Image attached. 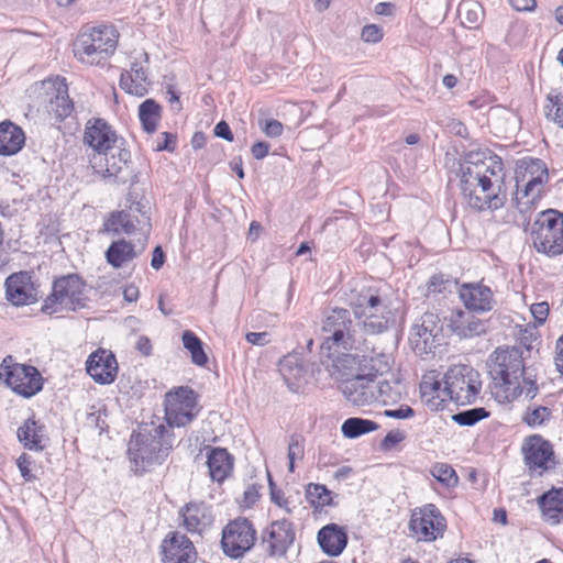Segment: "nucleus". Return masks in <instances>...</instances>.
I'll return each instance as SVG.
<instances>
[{
	"instance_id": "nucleus-50",
	"label": "nucleus",
	"mask_w": 563,
	"mask_h": 563,
	"mask_svg": "<svg viewBox=\"0 0 563 563\" xmlns=\"http://www.w3.org/2000/svg\"><path fill=\"white\" fill-rule=\"evenodd\" d=\"M384 416L393 419H409L415 416V411L411 407L401 405L399 408L385 410Z\"/></svg>"
},
{
	"instance_id": "nucleus-58",
	"label": "nucleus",
	"mask_w": 563,
	"mask_h": 563,
	"mask_svg": "<svg viewBox=\"0 0 563 563\" xmlns=\"http://www.w3.org/2000/svg\"><path fill=\"white\" fill-rule=\"evenodd\" d=\"M164 264V253L161 246H156L153 251L151 266L154 269H159Z\"/></svg>"
},
{
	"instance_id": "nucleus-3",
	"label": "nucleus",
	"mask_w": 563,
	"mask_h": 563,
	"mask_svg": "<svg viewBox=\"0 0 563 563\" xmlns=\"http://www.w3.org/2000/svg\"><path fill=\"white\" fill-rule=\"evenodd\" d=\"M487 366L492 378L490 393L498 402L508 404L521 395L529 399L536 397L538 386L526 376L521 347H497L489 355Z\"/></svg>"
},
{
	"instance_id": "nucleus-26",
	"label": "nucleus",
	"mask_w": 563,
	"mask_h": 563,
	"mask_svg": "<svg viewBox=\"0 0 563 563\" xmlns=\"http://www.w3.org/2000/svg\"><path fill=\"white\" fill-rule=\"evenodd\" d=\"M164 563H195L197 552L192 541L186 536L173 533L169 539H165L163 544Z\"/></svg>"
},
{
	"instance_id": "nucleus-44",
	"label": "nucleus",
	"mask_w": 563,
	"mask_h": 563,
	"mask_svg": "<svg viewBox=\"0 0 563 563\" xmlns=\"http://www.w3.org/2000/svg\"><path fill=\"white\" fill-rule=\"evenodd\" d=\"M307 500L314 507H324L332 504V492L321 484H309L306 490Z\"/></svg>"
},
{
	"instance_id": "nucleus-33",
	"label": "nucleus",
	"mask_w": 563,
	"mask_h": 563,
	"mask_svg": "<svg viewBox=\"0 0 563 563\" xmlns=\"http://www.w3.org/2000/svg\"><path fill=\"white\" fill-rule=\"evenodd\" d=\"M184 527L191 533H201L212 522L209 508L205 504H189L181 511Z\"/></svg>"
},
{
	"instance_id": "nucleus-24",
	"label": "nucleus",
	"mask_w": 563,
	"mask_h": 563,
	"mask_svg": "<svg viewBox=\"0 0 563 563\" xmlns=\"http://www.w3.org/2000/svg\"><path fill=\"white\" fill-rule=\"evenodd\" d=\"M525 461L530 471L541 475L553 463L552 445L540 437H531L523 446Z\"/></svg>"
},
{
	"instance_id": "nucleus-11",
	"label": "nucleus",
	"mask_w": 563,
	"mask_h": 563,
	"mask_svg": "<svg viewBox=\"0 0 563 563\" xmlns=\"http://www.w3.org/2000/svg\"><path fill=\"white\" fill-rule=\"evenodd\" d=\"M0 382L15 394L30 398L43 388V378L32 365L14 362L13 356H5L0 364Z\"/></svg>"
},
{
	"instance_id": "nucleus-40",
	"label": "nucleus",
	"mask_w": 563,
	"mask_h": 563,
	"mask_svg": "<svg viewBox=\"0 0 563 563\" xmlns=\"http://www.w3.org/2000/svg\"><path fill=\"white\" fill-rule=\"evenodd\" d=\"M139 118L146 132H154L161 118L159 104L153 99H146L139 107Z\"/></svg>"
},
{
	"instance_id": "nucleus-34",
	"label": "nucleus",
	"mask_w": 563,
	"mask_h": 563,
	"mask_svg": "<svg viewBox=\"0 0 563 563\" xmlns=\"http://www.w3.org/2000/svg\"><path fill=\"white\" fill-rule=\"evenodd\" d=\"M207 464L212 481L221 483L233 470V457L225 449L214 448L208 454Z\"/></svg>"
},
{
	"instance_id": "nucleus-30",
	"label": "nucleus",
	"mask_w": 563,
	"mask_h": 563,
	"mask_svg": "<svg viewBox=\"0 0 563 563\" xmlns=\"http://www.w3.org/2000/svg\"><path fill=\"white\" fill-rule=\"evenodd\" d=\"M18 439L31 451H42L48 443L45 426L34 419H27L18 429Z\"/></svg>"
},
{
	"instance_id": "nucleus-54",
	"label": "nucleus",
	"mask_w": 563,
	"mask_h": 563,
	"mask_svg": "<svg viewBox=\"0 0 563 563\" xmlns=\"http://www.w3.org/2000/svg\"><path fill=\"white\" fill-rule=\"evenodd\" d=\"M245 339L250 344L260 346H263L269 342L267 332H249Z\"/></svg>"
},
{
	"instance_id": "nucleus-16",
	"label": "nucleus",
	"mask_w": 563,
	"mask_h": 563,
	"mask_svg": "<svg viewBox=\"0 0 563 563\" xmlns=\"http://www.w3.org/2000/svg\"><path fill=\"white\" fill-rule=\"evenodd\" d=\"M256 540V530L246 518L231 520L222 530L221 545L223 552L238 559L250 551Z\"/></svg>"
},
{
	"instance_id": "nucleus-28",
	"label": "nucleus",
	"mask_w": 563,
	"mask_h": 563,
	"mask_svg": "<svg viewBox=\"0 0 563 563\" xmlns=\"http://www.w3.org/2000/svg\"><path fill=\"white\" fill-rule=\"evenodd\" d=\"M453 333L460 339H471L484 334L487 324L470 311L457 310L452 312L449 323Z\"/></svg>"
},
{
	"instance_id": "nucleus-13",
	"label": "nucleus",
	"mask_w": 563,
	"mask_h": 563,
	"mask_svg": "<svg viewBox=\"0 0 563 563\" xmlns=\"http://www.w3.org/2000/svg\"><path fill=\"white\" fill-rule=\"evenodd\" d=\"M84 287L82 280L77 275H68L55 280L53 291L45 299L42 311L52 314L84 307Z\"/></svg>"
},
{
	"instance_id": "nucleus-59",
	"label": "nucleus",
	"mask_w": 563,
	"mask_h": 563,
	"mask_svg": "<svg viewBox=\"0 0 563 563\" xmlns=\"http://www.w3.org/2000/svg\"><path fill=\"white\" fill-rule=\"evenodd\" d=\"M139 295H140L139 288L134 285H128V286H125V288L123 290L124 300L128 302L136 301L139 298Z\"/></svg>"
},
{
	"instance_id": "nucleus-2",
	"label": "nucleus",
	"mask_w": 563,
	"mask_h": 563,
	"mask_svg": "<svg viewBox=\"0 0 563 563\" xmlns=\"http://www.w3.org/2000/svg\"><path fill=\"white\" fill-rule=\"evenodd\" d=\"M506 172L501 159L486 151H472L460 164L461 189L471 208L497 210L506 202Z\"/></svg>"
},
{
	"instance_id": "nucleus-15",
	"label": "nucleus",
	"mask_w": 563,
	"mask_h": 563,
	"mask_svg": "<svg viewBox=\"0 0 563 563\" xmlns=\"http://www.w3.org/2000/svg\"><path fill=\"white\" fill-rule=\"evenodd\" d=\"M199 407L195 393L187 387H179L165 396V419L169 428L185 427L198 415Z\"/></svg>"
},
{
	"instance_id": "nucleus-63",
	"label": "nucleus",
	"mask_w": 563,
	"mask_h": 563,
	"mask_svg": "<svg viewBox=\"0 0 563 563\" xmlns=\"http://www.w3.org/2000/svg\"><path fill=\"white\" fill-rule=\"evenodd\" d=\"M139 350L145 354V355H148L150 354V351H151V344H150V341L145 338H142L140 339L139 341Z\"/></svg>"
},
{
	"instance_id": "nucleus-47",
	"label": "nucleus",
	"mask_w": 563,
	"mask_h": 563,
	"mask_svg": "<svg viewBox=\"0 0 563 563\" xmlns=\"http://www.w3.org/2000/svg\"><path fill=\"white\" fill-rule=\"evenodd\" d=\"M305 456L303 440L298 435H291L288 443L287 457L289 460V471L294 472L295 462L301 461Z\"/></svg>"
},
{
	"instance_id": "nucleus-64",
	"label": "nucleus",
	"mask_w": 563,
	"mask_h": 563,
	"mask_svg": "<svg viewBox=\"0 0 563 563\" xmlns=\"http://www.w3.org/2000/svg\"><path fill=\"white\" fill-rule=\"evenodd\" d=\"M261 230V224L256 221L251 222L249 229V235L253 238V240L257 239Z\"/></svg>"
},
{
	"instance_id": "nucleus-41",
	"label": "nucleus",
	"mask_w": 563,
	"mask_h": 563,
	"mask_svg": "<svg viewBox=\"0 0 563 563\" xmlns=\"http://www.w3.org/2000/svg\"><path fill=\"white\" fill-rule=\"evenodd\" d=\"M181 341L184 347L190 353L194 364L205 366L208 363V356L202 347V342L192 331H184Z\"/></svg>"
},
{
	"instance_id": "nucleus-12",
	"label": "nucleus",
	"mask_w": 563,
	"mask_h": 563,
	"mask_svg": "<svg viewBox=\"0 0 563 563\" xmlns=\"http://www.w3.org/2000/svg\"><path fill=\"white\" fill-rule=\"evenodd\" d=\"M150 201H133L126 210L113 212L104 222V230L113 234L132 235L140 231L146 236L150 233Z\"/></svg>"
},
{
	"instance_id": "nucleus-23",
	"label": "nucleus",
	"mask_w": 563,
	"mask_h": 563,
	"mask_svg": "<svg viewBox=\"0 0 563 563\" xmlns=\"http://www.w3.org/2000/svg\"><path fill=\"white\" fill-rule=\"evenodd\" d=\"M130 159V152L119 145L114 150L93 153L90 164L93 170L103 178L118 177Z\"/></svg>"
},
{
	"instance_id": "nucleus-46",
	"label": "nucleus",
	"mask_w": 563,
	"mask_h": 563,
	"mask_svg": "<svg viewBox=\"0 0 563 563\" xmlns=\"http://www.w3.org/2000/svg\"><path fill=\"white\" fill-rule=\"evenodd\" d=\"M487 416L488 412L484 408H473L455 413L452 419L460 426H473Z\"/></svg>"
},
{
	"instance_id": "nucleus-21",
	"label": "nucleus",
	"mask_w": 563,
	"mask_h": 563,
	"mask_svg": "<svg viewBox=\"0 0 563 563\" xmlns=\"http://www.w3.org/2000/svg\"><path fill=\"white\" fill-rule=\"evenodd\" d=\"M269 555H284L295 539L291 522L286 519L272 522L262 534Z\"/></svg>"
},
{
	"instance_id": "nucleus-8",
	"label": "nucleus",
	"mask_w": 563,
	"mask_h": 563,
	"mask_svg": "<svg viewBox=\"0 0 563 563\" xmlns=\"http://www.w3.org/2000/svg\"><path fill=\"white\" fill-rule=\"evenodd\" d=\"M533 246L550 257L563 253V213L549 209L539 213L531 230Z\"/></svg>"
},
{
	"instance_id": "nucleus-6",
	"label": "nucleus",
	"mask_w": 563,
	"mask_h": 563,
	"mask_svg": "<svg viewBox=\"0 0 563 563\" xmlns=\"http://www.w3.org/2000/svg\"><path fill=\"white\" fill-rule=\"evenodd\" d=\"M119 32L113 25L100 24L81 32L75 44V57L88 65H100L115 52Z\"/></svg>"
},
{
	"instance_id": "nucleus-22",
	"label": "nucleus",
	"mask_w": 563,
	"mask_h": 563,
	"mask_svg": "<svg viewBox=\"0 0 563 563\" xmlns=\"http://www.w3.org/2000/svg\"><path fill=\"white\" fill-rule=\"evenodd\" d=\"M87 373L99 384H111L118 374V362L111 351L99 349L86 362Z\"/></svg>"
},
{
	"instance_id": "nucleus-20",
	"label": "nucleus",
	"mask_w": 563,
	"mask_h": 563,
	"mask_svg": "<svg viewBox=\"0 0 563 563\" xmlns=\"http://www.w3.org/2000/svg\"><path fill=\"white\" fill-rule=\"evenodd\" d=\"M5 298L15 306H29L37 300V291L26 272L12 274L5 279Z\"/></svg>"
},
{
	"instance_id": "nucleus-42",
	"label": "nucleus",
	"mask_w": 563,
	"mask_h": 563,
	"mask_svg": "<svg viewBox=\"0 0 563 563\" xmlns=\"http://www.w3.org/2000/svg\"><path fill=\"white\" fill-rule=\"evenodd\" d=\"M545 117L558 126L563 128V93L552 91L547 96L544 106Z\"/></svg>"
},
{
	"instance_id": "nucleus-49",
	"label": "nucleus",
	"mask_w": 563,
	"mask_h": 563,
	"mask_svg": "<svg viewBox=\"0 0 563 563\" xmlns=\"http://www.w3.org/2000/svg\"><path fill=\"white\" fill-rule=\"evenodd\" d=\"M383 36V29L376 24H367L361 32V37L365 43H378L382 41Z\"/></svg>"
},
{
	"instance_id": "nucleus-45",
	"label": "nucleus",
	"mask_w": 563,
	"mask_h": 563,
	"mask_svg": "<svg viewBox=\"0 0 563 563\" xmlns=\"http://www.w3.org/2000/svg\"><path fill=\"white\" fill-rule=\"evenodd\" d=\"M551 410L545 406H530L527 408L523 421L530 427L543 426L550 420Z\"/></svg>"
},
{
	"instance_id": "nucleus-18",
	"label": "nucleus",
	"mask_w": 563,
	"mask_h": 563,
	"mask_svg": "<svg viewBox=\"0 0 563 563\" xmlns=\"http://www.w3.org/2000/svg\"><path fill=\"white\" fill-rule=\"evenodd\" d=\"M439 317L432 312L423 313L411 327L409 343L417 355H424L437 346V338L441 332Z\"/></svg>"
},
{
	"instance_id": "nucleus-36",
	"label": "nucleus",
	"mask_w": 563,
	"mask_h": 563,
	"mask_svg": "<svg viewBox=\"0 0 563 563\" xmlns=\"http://www.w3.org/2000/svg\"><path fill=\"white\" fill-rule=\"evenodd\" d=\"M104 255L107 263L118 269L136 258L139 253L133 243L118 240L110 244Z\"/></svg>"
},
{
	"instance_id": "nucleus-14",
	"label": "nucleus",
	"mask_w": 563,
	"mask_h": 563,
	"mask_svg": "<svg viewBox=\"0 0 563 563\" xmlns=\"http://www.w3.org/2000/svg\"><path fill=\"white\" fill-rule=\"evenodd\" d=\"M38 103L56 120H64L74 110V103L68 96L66 79L59 76L43 80L38 87Z\"/></svg>"
},
{
	"instance_id": "nucleus-51",
	"label": "nucleus",
	"mask_w": 563,
	"mask_h": 563,
	"mask_svg": "<svg viewBox=\"0 0 563 563\" xmlns=\"http://www.w3.org/2000/svg\"><path fill=\"white\" fill-rule=\"evenodd\" d=\"M31 463H32V457L26 453H23L22 455H20V457L16 461V464L21 472V475L26 482H30L34 478V476L30 470Z\"/></svg>"
},
{
	"instance_id": "nucleus-61",
	"label": "nucleus",
	"mask_w": 563,
	"mask_h": 563,
	"mask_svg": "<svg viewBox=\"0 0 563 563\" xmlns=\"http://www.w3.org/2000/svg\"><path fill=\"white\" fill-rule=\"evenodd\" d=\"M374 11L378 15H391L394 5L387 2H379L375 5Z\"/></svg>"
},
{
	"instance_id": "nucleus-17",
	"label": "nucleus",
	"mask_w": 563,
	"mask_h": 563,
	"mask_svg": "<svg viewBox=\"0 0 563 563\" xmlns=\"http://www.w3.org/2000/svg\"><path fill=\"white\" fill-rule=\"evenodd\" d=\"M409 527L418 540L429 542L442 537L446 523L440 510L433 504H428L413 510Z\"/></svg>"
},
{
	"instance_id": "nucleus-56",
	"label": "nucleus",
	"mask_w": 563,
	"mask_h": 563,
	"mask_svg": "<svg viewBox=\"0 0 563 563\" xmlns=\"http://www.w3.org/2000/svg\"><path fill=\"white\" fill-rule=\"evenodd\" d=\"M269 151V145L266 142H256L251 147V153L254 158L256 159H263Z\"/></svg>"
},
{
	"instance_id": "nucleus-43",
	"label": "nucleus",
	"mask_w": 563,
	"mask_h": 563,
	"mask_svg": "<svg viewBox=\"0 0 563 563\" xmlns=\"http://www.w3.org/2000/svg\"><path fill=\"white\" fill-rule=\"evenodd\" d=\"M429 472L446 488L456 487L459 484V476L456 472L446 463H435L430 467Z\"/></svg>"
},
{
	"instance_id": "nucleus-7",
	"label": "nucleus",
	"mask_w": 563,
	"mask_h": 563,
	"mask_svg": "<svg viewBox=\"0 0 563 563\" xmlns=\"http://www.w3.org/2000/svg\"><path fill=\"white\" fill-rule=\"evenodd\" d=\"M355 319L366 334L385 332L393 320V313L386 299L372 289H364L350 299Z\"/></svg>"
},
{
	"instance_id": "nucleus-37",
	"label": "nucleus",
	"mask_w": 563,
	"mask_h": 563,
	"mask_svg": "<svg viewBox=\"0 0 563 563\" xmlns=\"http://www.w3.org/2000/svg\"><path fill=\"white\" fill-rule=\"evenodd\" d=\"M404 386L398 378L383 380L376 385V401L383 405L396 404L401 399Z\"/></svg>"
},
{
	"instance_id": "nucleus-9",
	"label": "nucleus",
	"mask_w": 563,
	"mask_h": 563,
	"mask_svg": "<svg viewBox=\"0 0 563 563\" xmlns=\"http://www.w3.org/2000/svg\"><path fill=\"white\" fill-rule=\"evenodd\" d=\"M352 320L350 312L343 308L331 310L322 321L323 342L322 350L328 351V357L332 361L336 357L333 352H339L340 349L351 350L355 347L357 352L361 350L356 347V340L351 332Z\"/></svg>"
},
{
	"instance_id": "nucleus-38",
	"label": "nucleus",
	"mask_w": 563,
	"mask_h": 563,
	"mask_svg": "<svg viewBox=\"0 0 563 563\" xmlns=\"http://www.w3.org/2000/svg\"><path fill=\"white\" fill-rule=\"evenodd\" d=\"M457 12L461 23L468 29L477 27L484 18L483 7L473 0L462 1L459 5Z\"/></svg>"
},
{
	"instance_id": "nucleus-48",
	"label": "nucleus",
	"mask_w": 563,
	"mask_h": 563,
	"mask_svg": "<svg viewBox=\"0 0 563 563\" xmlns=\"http://www.w3.org/2000/svg\"><path fill=\"white\" fill-rule=\"evenodd\" d=\"M258 126L266 136L273 139L280 136L284 132V125L275 119H260Z\"/></svg>"
},
{
	"instance_id": "nucleus-27",
	"label": "nucleus",
	"mask_w": 563,
	"mask_h": 563,
	"mask_svg": "<svg viewBox=\"0 0 563 563\" xmlns=\"http://www.w3.org/2000/svg\"><path fill=\"white\" fill-rule=\"evenodd\" d=\"M147 54H140V58L132 63L131 69L122 73L120 77V87L130 95L143 97L147 93L150 81L145 64Z\"/></svg>"
},
{
	"instance_id": "nucleus-55",
	"label": "nucleus",
	"mask_w": 563,
	"mask_h": 563,
	"mask_svg": "<svg viewBox=\"0 0 563 563\" xmlns=\"http://www.w3.org/2000/svg\"><path fill=\"white\" fill-rule=\"evenodd\" d=\"M214 134L216 136L224 139L229 142L233 141V134L231 132L229 124L225 121H220L219 123H217V125L214 126Z\"/></svg>"
},
{
	"instance_id": "nucleus-32",
	"label": "nucleus",
	"mask_w": 563,
	"mask_h": 563,
	"mask_svg": "<svg viewBox=\"0 0 563 563\" xmlns=\"http://www.w3.org/2000/svg\"><path fill=\"white\" fill-rule=\"evenodd\" d=\"M25 143L22 129L12 122L0 123V155L10 156L21 151Z\"/></svg>"
},
{
	"instance_id": "nucleus-60",
	"label": "nucleus",
	"mask_w": 563,
	"mask_h": 563,
	"mask_svg": "<svg viewBox=\"0 0 563 563\" xmlns=\"http://www.w3.org/2000/svg\"><path fill=\"white\" fill-rule=\"evenodd\" d=\"M558 354L555 357L556 368L563 373V335L556 342Z\"/></svg>"
},
{
	"instance_id": "nucleus-39",
	"label": "nucleus",
	"mask_w": 563,
	"mask_h": 563,
	"mask_svg": "<svg viewBox=\"0 0 563 563\" xmlns=\"http://www.w3.org/2000/svg\"><path fill=\"white\" fill-rule=\"evenodd\" d=\"M377 429L378 424L375 421L363 418H349L341 427L343 435L349 439L358 438Z\"/></svg>"
},
{
	"instance_id": "nucleus-5",
	"label": "nucleus",
	"mask_w": 563,
	"mask_h": 563,
	"mask_svg": "<svg viewBox=\"0 0 563 563\" xmlns=\"http://www.w3.org/2000/svg\"><path fill=\"white\" fill-rule=\"evenodd\" d=\"M516 190L512 203L525 220L537 209L544 187L549 181L548 167L539 158H525L518 162L515 170Z\"/></svg>"
},
{
	"instance_id": "nucleus-19",
	"label": "nucleus",
	"mask_w": 563,
	"mask_h": 563,
	"mask_svg": "<svg viewBox=\"0 0 563 563\" xmlns=\"http://www.w3.org/2000/svg\"><path fill=\"white\" fill-rule=\"evenodd\" d=\"M84 144L93 153H102L124 145V140L119 137L112 126L103 119H91L87 122L84 133Z\"/></svg>"
},
{
	"instance_id": "nucleus-25",
	"label": "nucleus",
	"mask_w": 563,
	"mask_h": 563,
	"mask_svg": "<svg viewBox=\"0 0 563 563\" xmlns=\"http://www.w3.org/2000/svg\"><path fill=\"white\" fill-rule=\"evenodd\" d=\"M459 295L465 308L474 312H487L494 308V295L489 287L481 283L463 284Z\"/></svg>"
},
{
	"instance_id": "nucleus-53",
	"label": "nucleus",
	"mask_w": 563,
	"mask_h": 563,
	"mask_svg": "<svg viewBox=\"0 0 563 563\" xmlns=\"http://www.w3.org/2000/svg\"><path fill=\"white\" fill-rule=\"evenodd\" d=\"M405 439V433L399 430L389 431L382 441V448L384 450H390L396 444L400 443Z\"/></svg>"
},
{
	"instance_id": "nucleus-4",
	"label": "nucleus",
	"mask_w": 563,
	"mask_h": 563,
	"mask_svg": "<svg viewBox=\"0 0 563 563\" xmlns=\"http://www.w3.org/2000/svg\"><path fill=\"white\" fill-rule=\"evenodd\" d=\"M173 448L170 430L163 423H145L133 433L128 448L130 461L134 471L146 472L154 465L164 462Z\"/></svg>"
},
{
	"instance_id": "nucleus-57",
	"label": "nucleus",
	"mask_w": 563,
	"mask_h": 563,
	"mask_svg": "<svg viewBox=\"0 0 563 563\" xmlns=\"http://www.w3.org/2000/svg\"><path fill=\"white\" fill-rule=\"evenodd\" d=\"M510 4L517 11H531L537 2L536 0H510Z\"/></svg>"
},
{
	"instance_id": "nucleus-29",
	"label": "nucleus",
	"mask_w": 563,
	"mask_h": 563,
	"mask_svg": "<svg viewBox=\"0 0 563 563\" xmlns=\"http://www.w3.org/2000/svg\"><path fill=\"white\" fill-rule=\"evenodd\" d=\"M318 543L323 552L338 556L346 547L347 536L341 527L330 523L319 530Z\"/></svg>"
},
{
	"instance_id": "nucleus-1",
	"label": "nucleus",
	"mask_w": 563,
	"mask_h": 563,
	"mask_svg": "<svg viewBox=\"0 0 563 563\" xmlns=\"http://www.w3.org/2000/svg\"><path fill=\"white\" fill-rule=\"evenodd\" d=\"M391 353L365 341L360 352L342 353L333 360L331 376L341 383L340 389L347 401L368 406L376 401V379L391 372Z\"/></svg>"
},
{
	"instance_id": "nucleus-35",
	"label": "nucleus",
	"mask_w": 563,
	"mask_h": 563,
	"mask_svg": "<svg viewBox=\"0 0 563 563\" xmlns=\"http://www.w3.org/2000/svg\"><path fill=\"white\" fill-rule=\"evenodd\" d=\"M542 516L550 525H558L563 520V489H553L539 498Z\"/></svg>"
},
{
	"instance_id": "nucleus-31",
	"label": "nucleus",
	"mask_w": 563,
	"mask_h": 563,
	"mask_svg": "<svg viewBox=\"0 0 563 563\" xmlns=\"http://www.w3.org/2000/svg\"><path fill=\"white\" fill-rule=\"evenodd\" d=\"M420 393L427 402L438 407L449 399V391L444 390L443 377L435 371H430L422 376Z\"/></svg>"
},
{
	"instance_id": "nucleus-52",
	"label": "nucleus",
	"mask_w": 563,
	"mask_h": 563,
	"mask_svg": "<svg viewBox=\"0 0 563 563\" xmlns=\"http://www.w3.org/2000/svg\"><path fill=\"white\" fill-rule=\"evenodd\" d=\"M549 303L545 301L533 303L530 311L538 323H543L549 314Z\"/></svg>"
},
{
	"instance_id": "nucleus-10",
	"label": "nucleus",
	"mask_w": 563,
	"mask_h": 563,
	"mask_svg": "<svg viewBox=\"0 0 563 563\" xmlns=\"http://www.w3.org/2000/svg\"><path fill=\"white\" fill-rule=\"evenodd\" d=\"M444 390L449 391V400L457 405L475 402L481 388L479 373L470 365L456 364L443 375Z\"/></svg>"
},
{
	"instance_id": "nucleus-62",
	"label": "nucleus",
	"mask_w": 563,
	"mask_h": 563,
	"mask_svg": "<svg viewBox=\"0 0 563 563\" xmlns=\"http://www.w3.org/2000/svg\"><path fill=\"white\" fill-rule=\"evenodd\" d=\"M457 84V78L454 76V75H445L443 77V85L448 88V89H452L456 86Z\"/></svg>"
}]
</instances>
